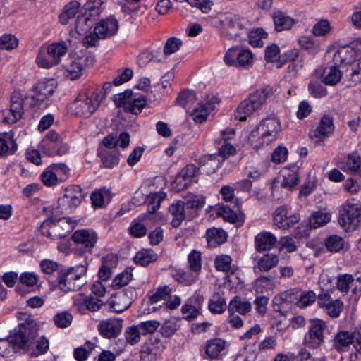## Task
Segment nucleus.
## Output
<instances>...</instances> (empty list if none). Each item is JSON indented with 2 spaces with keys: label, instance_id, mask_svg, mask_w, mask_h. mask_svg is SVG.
I'll list each match as a JSON object with an SVG mask.
<instances>
[{
  "label": "nucleus",
  "instance_id": "5701e85b",
  "mask_svg": "<svg viewBox=\"0 0 361 361\" xmlns=\"http://www.w3.org/2000/svg\"><path fill=\"white\" fill-rule=\"evenodd\" d=\"M122 319H108L100 322L98 329L100 334L105 338H111L117 336L122 329Z\"/></svg>",
  "mask_w": 361,
  "mask_h": 361
},
{
  "label": "nucleus",
  "instance_id": "4c0bfd02",
  "mask_svg": "<svg viewBox=\"0 0 361 361\" xmlns=\"http://www.w3.org/2000/svg\"><path fill=\"white\" fill-rule=\"evenodd\" d=\"M204 199L197 195L190 196L185 202L188 211V218L192 219L197 216V210L203 207Z\"/></svg>",
  "mask_w": 361,
  "mask_h": 361
},
{
  "label": "nucleus",
  "instance_id": "f257e3e1",
  "mask_svg": "<svg viewBox=\"0 0 361 361\" xmlns=\"http://www.w3.org/2000/svg\"><path fill=\"white\" fill-rule=\"evenodd\" d=\"M361 39H356L349 44L340 47L334 56V61L340 66L343 78L348 81V86H354L361 82Z\"/></svg>",
  "mask_w": 361,
  "mask_h": 361
},
{
  "label": "nucleus",
  "instance_id": "2f4dec72",
  "mask_svg": "<svg viewBox=\"0 0 361 361\" xmlns=\"http://www.w3.org/2000/svg\"><path fill=\"white\" fill-rule=\"evenodd\" d=\"M287 59L290 61L288 67V73L293 75H298L300 70L304 66V58L300 56L298 51L291 50L286 54Z\"/></svg>",
  "mask_w": 361,
  "mask_h": 361
},
{
  "label": "nucleus",
  "instance_id": "a19ab883",
  "mask_svg": "<svg viewBox=\"0 0 361 361\" xmlns=\"http://www.w3.org/2000/svg\"><path fill=\"white\" fill-rule=\"evenodd\" d=\"M157 259V255L152 250L142 249L137 252L134 261L136 264L145 267L156 261Z\"/></svg>",
  "mask_w": 361,
  "mask_h": 361
},
{
  "label": "nucleus",
  "instance_id": "72a5a7b5",
  "mask_svg": "<svg viewBox=\"0 0 361 361\" xmlns=\"http://www.w3.org/2000/svg\"><path fill=\"white\" fill-rule=\"evenodd\" d=\"M251 304L248 301L242 300L240 296H235L229 302L228 307V312H238L245 315L250 312Z\"/></svg>",
  "mask_w": 361,
  "mask_h": 361
},
{
  "label": "nucleus",
  "instance_id": "c85d7f7f",
  "mask_svg": "<svg viewBox=\"0 0 361 361\" xmlns=\"http://www.w3.org/2000/svg\"><path fill=\"white\" fill-rule=\"evenodd\" d=\"M223 162V160L216 154H209L199 159L200 166L203 171L207 174L214 173Z\"/></svg>",
  "mask_w": 361,
  "mask_h": 361
},
{
  "label": "nucleus",
  "instance_id": "a211bd4d",
  "mask_svg": "<svg viewBox=\"0 0 361 361\" xmlns=\"http://www.w3.org/2000/svg\"><path fill=\"white\" fill-rule=\"evenodd\" d=\"M317 303L331 317H338L343 307L341 300H332L327 293L319 294L317 297Z\"/></svg>",
  "mask_w": 361,
  "mask_h": 361
},
{
  "label": "nucleus",
  "instance_id": "cd10ccee",
  "mask_svg": "<svg viewBox=\"0 0 361 361\" xmlns=\"http://www.w3.org/2000/svg\"><path fill=\"white\" fill-rule=\"evenodd\" d=\"M108 303L113 312L120 313L130 307L131 301L126 293H119L111 297Z\"/></svg>",
  "mask_w": 361,
  "mask_h": 361
},
{
  "label": "nucleus",
  "instance_id": "7ed1b4c3",
  "mask_svg": "<svg viewBox=\"0 0 361 361\" xmlns=\"http://www.w3.org/2000/svg\"><path fill=\"white\" fill-rule=\"evenodd\" d=\"M271 92L270 87H264L250 93L238 106L234 114L235 118L245 121L248 116L259 110L266 104Z\"/></svg>",
  "mask_w": 361,
  "mask_h": 361
},
{
  "label": "nucleus",
  "instance_id": "f8f14e48",
  "mask_svg": "<svg viewBox=\"0 0 361 361\" xmlns=\"http://www.w3.org/2000/svg\"><path fill=\"white\" fill-rule=\"evenodd\" d=\"M117 106L123 107L124 111L134 114L141 112L145 106L146 100L144 97H133L131 92H125L114 96Z\"/></svg>",
  "mask_w": 361,
  "mask_h": 361
},
{
  "label": "nucleus",
  "instance_id": "bf43d9fd",
  "mask_svg": "<svg viewBox=\"0 0 361 361\" xmlns=\"http://www.w3.org/2000/svg\"><path fill=\"white\" fill-rule=\"evenodd\" d=\"M317 295L312 290L304 291L298 295L297 305L299 307H306L311 305L316 300Z\"/></svg>",
  "mask_w": 361,
  "mask_h": 361
},
{
  "label": "nucleus",
  "instance_id": "e433bc0d",
  "mask_svg": "<svg viewBox=\"0 0 361 361\" xmlns=\"http://www.w3.org/2000/svg\"><path fill=\"white\" fill-rule=\"evenodd\" d=\"M80 3L77 1L69 2L63 8V11L59 16V21L66 25L70 18H73L79 11L80 12Z\"/></svg>",
  "mask_w": 361,
  "mask_h": 361
},
{
  "label": "nucleus",
  "instance_id": "9d476101",
  "mask_svg": "<svg viewBox=\"0 0 361 361\" xmlns=\"http://www.w3.org/2000/svg\"><path fill=\"white\" fill-rule=\"evenodd\" d=\"M361 222V207L349 204L340 210L338 223L346 232L355 231Z\"/></svg>",
  "mask_w": 361,
  "mask_h": 361
},
{
  "label": "nucleus",
  "instance_id": "8fccbe9b",
  "mask_svg": "<svg viewBox=\"0 0 361 361\" xmlns=\"http://www.w3.org/2000/svg\"><path fill=\"white\" fill-rule=\"evenodd\" d=\"M280 49L278 45L273 44L267 46L265 49V60L267 62H276V67L280 68L283 66V63L279 61Z\"/></svg>",
  "mask_w": 361,
  "mask_h": 361
},
{
  "label": "nucleus",
  "instance_id": "5fc2aeb1",
  "mask_svg": "<svg viewBox=\"0 0 361 361\" xmlns=\"http://www.w3.org/2000/svg\"><path fill=\"white\" fill-rule=\"evenodd\" d=\"M110 192L105 188L94 191L91 195L92 204L94 207H102L106 200H109Z\"/></svg>",
  "mask_w": 361,
  "mask_h": 361
},
{
  "label": "nucleus",
  "instance_id": "20e7f679",
  "mask_svg": "<svg viewBox=\"0 0 361 361\" xmlns=\"http://www.w3.org/2000/svg\"><path fill=\"white\" fill-rule=\"evenodd\" d=\"M87 269L86 263L61 270L58 273L57 287L65 293L80 290L85 283L83 277Z\"/></svg>",
  "mask_w": 361,
  "mask_h": 361
},
{
  "label": "nucleus",
  "instance_id": "603ef678",
  "mask_svg": "<svg viewBox=\"0 0 361 361\" xmlns=\"http://www.w3.org/2000/svg\"><path fill=\"white\" fill-rule=\"evenodd\" d=\"M353 341V334L342 331L337 334L334 340V346L338 350H343Z\"/></svg>",
  "mask_w": 361,
  "mask_h": 361
},
{
  "label": "nucleus",
  "instance_id": "a18cd8bd",
  "mask_svg": "<svg viewBox=\"0 0 361 361\" xmlns=\"http://www.w3.org/2000/svg\"><path fill=\"white\" fill-rule=\"evenodd\" d=\"M226 308L225 298L219 293H214L209 302V310L214 314H221Z\"/></svg>",
  "mask_w": 361,
  "mask_h": 361
},
{
  "label": "nucleus",
  "instance_id": "774afa93",
  "mask_svg": "<svg viewBox=\"0 0 361 361\" xmlns=\"http://www.w3.org/2000/svg\"><path fill=\"white\" fill-rule=\"evenodd\" d=\"M171 292L172 289L168 286L159 287L155 293L149 295L150 302L156 303L161 300H166Z\"/></svg>",
  "mask_w": 361,
  "mask_h": 361
},
{
  "label": "nucleus",
  "instance_id": "f704fd0d",
  "mask_svg": "<svg viewBox=\"0 0 361 361\" xmlns=\"http://www.w3.org/2000/svg\"><path fill=\"white\" fill-rule=\"evenodd\" d=\"M94 20L88 13L80 12L75 23L76 32L80 35L86 34L92 28L94 23Z\"/></svg>",
  "mask_w": 361,
  "mask_h": 361
},
{
  "label": "nucleus",
  "instance_id": "13d9d810",
  "mask_svg": "<svg viewBox=\"0 0 361 361\" xmlns=\"http://www.w3.org/2000/svg\"><path fill=\"white\" fill-rule=\"evenodd\" d=\"M95 348V344L87 341L83 346L78 347L74 350V357L78 361H85L88 357V354Z\"/></svg>",
  "mask_w": 361,
  "mask_h": 361
},
{
  "label": "nucleus",
  "instance_id": "b1692460",
  "mask_svg": "<svg viewBox=\"0 0 361 361\" xmlns=\"http://www.w3.org/2000/svg\"><path fill=\"white\" fill-rule=\"evenodd\" d=\"M204 298L199 295H195L191 297L185 304L182 306V314L183 317L190 321L197 317L200 314L201 303Z\"/></svg>",
  "mask_w": 361,
  "mask_h": 361
},
{
  "label": "nucleus",
  "instance_id": "aec40b11",
  "mask_svg": "<svg viewBox=\"0 0 361 361\" xmlns=\"http://www.w3.org/2000/svg\"><path fill=\"white\" fill-rule=\"evenodd\" d=\"M334 129L332 117L324 115L320 119L316 128L310 133V135L311 138L316 139V142H319L331 134Z\"/></svg>",
  "mask_w": 361,
  "mask_h": 361
},
{
  "label": "nucleus",
  "instance_id": "e2e57ef3",
  "mask_svg": "<svg viewBox=\"0 0 361 361\" xmlns=\"http://www.w3.org/2000/svg\"><path fill=\"white\" fill-rule=\"evenodd\" d=\"M344 241L338 235H331L326 238L325 245L331 252H338L343 247Z\"/></svg>",
  "mask_w": 361,
  "mask_h": 361
},
{
  "label": "nucleus",
  "instance_id": "9b49d317",
  "mask_svg": "<svg viewBox=\"0 0 361 361\" xmlns=\"http://www.w3.org/2000/svg\"><path fill=\"white\" fill-rule=\"evenodd\" d=\"M24 100L19 92H13L11 96L9 109L0 111V121L12 124L21 118L23 113Z\"/></svg>",
  "mask_w": 361,
  "mask_h": 361
},
{
  "label": "nucleus",
  "instance_id": "473e14b6",
  "mask_svg": "<svg viewBox=\"0 0 361 361\" xmlns=\"http://www.w3.org/2000/svg\"><path fill=\"white\" fill-rule=\"evenodd\" d=\"M227 238V234L225 231L220 228H212L207 231V239L208 245L210 247H216L224 243Z\"/></svg>",
  "mask_w": 361,
  "mask_h": 361
},
{
  "label": "nucleus",
  "instance_id": "dca6fc26",
  "mask_svg": "<svg viewBox=\"0 0 361 361\" xmlns=\"http://www.w3.org/2000/svg\"><path fill=\"white\" fill-rule=\"evenodd\" d=\"M300 220L298 214L293 212L286 206L278 207L274 213V222L276 226L288 229Z\"/></svg>",
  "mask_w": 361,
  "mask_h": 361
},
{
  "label": "nucleus",
  "instance_id": "c9c22d12",
  "mask_svg": "<svg viewBox=\"0 0 361 361\" xmlns=\"http://www.w3.org/2000/svg\"><path fill=\"white\" fill-rule=\"evenodd\" d=\"M279 264V257L276 255L267 253L257 261V268L261 272L269 271Z\"/></svg>",
  "mask_w": 361,
  "mask_h": 361
},
{
  "label": "nucleus",
  "instance_id": "0e129e2a",
  "mask_svg": "<svg viewBox=\"0 0 361 361\" xmlns=\"http://www.w3.org/2000/svg\"><path fill=\"white\" fill-rule=\"evenodd\" d=\"M102 161L105 167L112 168L118 164V155L116 152L105 151L100 154Z\"/></svg>",
  "mask_w": 361,
  "mask_h": 361
},
{
  "label": "nucleus",
  "instance_id": "4468645a",
  "mask_svg": "<svg viewBox=\"0 0 361 361\" xmlns=\"http://www.w3.org/2000/svg\"><path fill=\"white\" fill-rule=\"evenodd\" d=\"M326 328L324 322L320 319L311 321L308 332L304 338V345L310 349H317L324 342V331Z\"/></svg>",
  "mask_w": 361,
  "mask_h": 361
},
{
  "label": "nucleus",
  "instance_id": "de8ad7c7",
  "mask_svg": "<svg viewBox=\"0 0 361 361\" xmlns=\"http://www.w3.org/2000/svg\"><path fill=\"white\" fill-rule=\"evenodd\" d=\"M145 218V216H140L132 221L128 228L131 236L134 238H141L146 235L147 229L146 226L142 223Z\"/></svg>",
  "mask_w": 361,
  "mask_h": 361
},
{
  "label": "nucleus",
  "instance_id": "49530a36",
  "mask_svg": "<svg viewBox=\"0 0 361 361\" xmlns=\"http://www.w3.org/2000/svg\"><path fill=\"white\" fill-rule=\"evenodd\" d=\"M47 47L51 54L52 59L54 60L56 66L59 63L61 57L65 56L68 51V47L65 42L61 43H53L48 45Z\"/></svg>",
  "mask_w": 361,
  "mask_h": 361
},
{
  "label": "nucleus",
  "instance_id": "79ce46f5",
  "mask_svg": "<svg viewBox=\"0 0 361 361\" xmlns=\"http://www.w3.org/2000/svg\"><path fill=\"white\" fill-rule=\"evenodd\" d=\"M361 166L360 157L356 153L348 154L345 162L341 164V168L345 172L355 173Z\"/></svg>",
  "mask_w": 361,
  "mask_h": 361
},
{
  "label": "nucleus",
  "instance_id": "6e6d98bb",
  "mask_svg": "<svg viewBox=\"0 0 361 361\" xmlns=\"http://www.w3.org/2000/svg\"><path fill=\"white\" fill-rule=\"evenodd\" d=\"M102 4V0H88L80 9V12L88 13L95 19L99 13V8Z\"/></svg>",
  "mask_w": 361,
  "mask_h": 361
},
{
  "label": "nucleus",
  "instance_id": "a878e982",
  "mask_svg": "<svg viewBox=\"0 0 361 361\" xmlns=\"http://www.w3.org/2000/svg\"><path fill=\"white\" fill-rule=\"evenodd\" d=\"M276 237L269 231L258 233L255 238V246L258 252L271 250L276 243Z\"/></svg>",
  "mask_w": 361,
  "mask_h": 361
},
{
  "label": "nucleus",
  "instance_id": "7c9ffc66",
  "mask_svg": "<svg viewBox=\"0 0 361 361\" xmlns=\"http://www.w3.org/2000/svg\"><path fill=\"white\" fill-rule=\"evenodd\" d=\"M17 149V144L11 132L0 135V155L13 154Z\"/></svg>",
  "mask_w": 361,
  "mask_h": 361
},
{
  "label": "nucleus",
  "instance_id": "ea45409f",
  "mask_svg": "<svg viewBox=\"0 0 361 361\" xmlns=\"http://www.w3.org/2000/svg\"><path fill=\"white\" fill-rule=\"evenodd\" d=\"M36 62L39 67L44 68H49L52 66H56L54 59L51 57V54L47 47H42L38 52L36 58Z\"/></svg>",
  "mask_w": 361,
  "mask_h": 361
},
{
  "label": "nucleus",
  "instance_id": "09e8293b",
  "mask_svg": "<svg viewBox=\"0 0 361 361\" xmlns=\"http://www.w3.org/2000/svg\"><path fill=\"white\" fill-rule=\"evenodd\" d=\"M300 290L298 289H290L280 293L274 298V302L276 303H293L298 300Z\"/></svg>",
  "mask_w": 361,
  "mask_h": 361
},
{
  "label": "nucleus",
  "instance_id": "0eeeda50",
  "mask_svg": "<svg viewBox=\"0 0 361 361\" xmlns=\"http://www.w3.org/2000/svg\"><path fill=\"white\" fill-rule=\"evenodd\" d=\"M119 27L118 21L114 16L101 20L83 39V43L88 47L96 46L99 39L111 37L116 34Z\"/></svg>",
  "mask_w": 361,
  "mask_h": 361
},
{
  "label": "nucleus",
  "instance_id": "58836bf2",
  "mask_svg": "<svg viewBox=\"0 0 361 361\" xmlns=\"http://www.w3.org/2000/svg\"><path fill=\"white\" fill-rule=\"evenodd\" d=\"M331 215L329 212L317 211L312 214L309 219V224L311 228H317L325 226L330 221Z\"/></svg>",
  "mask_w": 361,
  "mask_h": 361
},
{
  "label": "nucleus",
  "instance_id": "052dcab7",
  "mask_svg": "<svg viewBox=\"0 0 361 361\" xmlns=\"http://www.w3.org/2000/svg\"><path fill=\"white\" fill-rule=\"evenodd\" d=\"M195 92L192 90H184L180 92L176 99V102L183 106L186 107L187 105L192 104L196 101Z\"/></svg>",
  "mask_w": 361,
  "mask_h": 361
},
{
  "label": "nucleus",
  "instance_id": "37998d69",
  "mask_svg": "<svg viewBox=\"0 0 361 361\" xmlns=\"http://www.w3.org/2000/svg\"><path fill=\"white\" fill-rule=\"evenodd\" d=\"M166 195L164 192H150L147 197V211L150 214L155 213L160 207L161 202L165 199Z\"/></svg>",
  "mask_w": 361,
  "mask_h": 361
},
{
  "label": "nucleus",
  "instance_id": "338daca9",
  "mask_svg": "<svg viewBox=\"0 0 361 361\" xmlns=\"http://www.w3.org/2000/svg\"><path fill=\"white\" fill-rule=\"evenodd\" d=\"M141 334L137 326H132L126 329L125 337L127 342L133 345L140 341Z\"/></svg>",
  "mask_w": 361,
  "mask_h": 361
},
{
  "label": "nucleus",
  "instance_id": "864d4df0",
  "mask_svg": "<svg viewBox=\"0 0 361 361\" xmlns=\"http://www.w3.org/2000/svg\"><path fill=\"white\" fill-rule=\"evenodd\" d=\"M341 77H343L342 69H338L336 66H331L324 77L323 82L326 85H334L340 81Z\"/></svg>",
  "mask_w": 361,
  "mask_h": 361
},
{
  "label": "nucleus",
  "instance_id": "393cba45",
  "mask_svg": "<svg viewBox=\"0 0 361 361\" xmlns=\"http://www.w3.org/2000/svg\"><path fill=\"white\" fill-rule=\"evenodd\" d=\"M169 213L171 216L172 226L178 227L183 221L188 217L185 202L179 200L171 204L169 207Z\"/></svg>",
  "mask_w": 361,
  "mask_h": 361
},
{
  "label": "nucleus",
  "instance_id": "39448f33",
  "mask_svg": "<svg viewBox=\"0 0 361 361\" xmlns=\"http://www.w3.org/2000/svg\"><path fill=\"white\" fill-rule=\"evenodd\" d=\"M102 100L99 91L90 89L78 94L71 108L76 116L87 118L97 111Z\"/></svg>",
  "mask_w": 361,
  "mask_h": 361
},
{
  "label": "nucleus",
  "instance_id": "ddd939ff",
  "mask_svg": "<svg viewBox=\"0 0 361 361\" xmlns=\"http://www.w3.org/2000/svg\"><path fill=\"white\" fill-rule=\"evenodd\" d=\"M84 197L80 186L71 185L66 188L63 196L59 199V205L62 210L72 212L80 204Z\"/></svg>",
  "mask_w": 361,
  "mask_h": 361
},
{
  "label": "nucleus",
  "instance_id": "423d86ee",
  "mask_svg": "<svg viewBox=\"0 0 361 361\" xmlns=\"http://www.w3.org/2000/svg\"><path fill=\"white\" fill-rule=\"evenodd\" d=\"M75 223L68 218L47 219L41 224L39 230L42 235L56 240L68 236L74 229Z\"/></svg>",
  "mask_w": 361,
  "mask_h": 361
},
{
  "label": "nucleus",
  "instance_id": "bb28decb",
  "mask_svg": "<svg viewBox=\"0 0 361 361\" xmlns=\"http://www.w3.org/2000/svg\"><path fill=\"white\" fill-rule=\"evenodd\" d=\"M226 347V341L222 338H215L207 341L204 352L207 357L217 359Z\"/></svg>",
  "mask_w": 361,
  "mask_h": 361
},
{
  "label": "nucleus",
  "instance_id": "69168bd1",
  "mask_svg": "<svg viewBox=\"0 0 361 361\" xmlns=\"http://www.w3.org/2000/svg\"><path fill=\"white\" fill-rule=\"evenodd\" d=\"M331 30V24L326 19H322L317 22L312 28V33L315 36H324Z\"/></svg>",
  "mask_w": 361,
  "mask_h": 361
},
{
  "label": "nucleus",
  "instance_id": "3c124183",
  "mask_svg": "<svg viewBox=\"0 0 361 361\" xmlns=\"http://www.w3.org/2000/svg\"><path fill=\"white\" fill-rule=\"evenodd\" d=\"M73 319V317L71 313L68 311H62L54 316L53 321L58 328L64 329L71 324Z\"/></svg>",
  "mask_w": 361,
  "mask_h": 361
},
{
  "label": "nucleus",
  "instance_id": "2eb2a0df",
  "mask_svg": "<svg viewBox=\"0 0 361 361\" xmlns=\"http://www.w3.org/2000/svg\"><path fill=\"white\" fill-rule=\"evenodd\" d=\"M224 60L229 66L246 67L252 64L253 55L247 49L235 47L226 51Z\"/></svg>",
  "mask_w": 361,
  "mask_h": 361
},
{
  "label": "nucleus",
  "instance_id": "6e6552de",
  "mask_svg": "<svg viewBox=\"0 0 361 361\" xmlns=\"http://www.w3.org/2000/svg\"><path fill=\"white\" fill-rule=\"evenodd\" d=\"M56 88L54 80H42L33 87V94L27 100L32 108L45 109L49 105V99Z\"/></svg>",
  "mask_w": 361,
  "mask_h": 361
},
{
  "label": "nucleus",
  "instance_id": "4d7b16f0",
  "mask_svg": "<svg viewBox=\"0 0 361 361\" xmlns=\"http://www.w3.org/2000/svg\"><path fill=\"white\" fill-rule=\"evenodd\" d=\"M248 37L249 42L252 47H262V39L267 37V33L262 28H257L251 30Z\"/></svg>",
  "mask_w": 361,
  "mask_h": 361
},
{
  "label": "nucleus",
  "instance_id": "412c9836",
  "mask_svg": "<svg viewBox=\"0 0 361 361\" xmlns=\"http://www.w3.org/2000/svg\"><path fill=\"white\" fill-rule=\"evenodd\" d=\"M72 240L80 244L85 252H90L97 241V234L92 230H78L72 235Z\"/></svg>",
  "mask_w": 361,
  "mask_h": 361
},
{
  "label": "nucleus",
  "instance_id": "c756f323",
  "mask_svg": "<svg viewBox=\"0 0 361 361\" xmlns=\"http://www.w3.org/2000/svg\"><path fill=\"white\" fill-rule=\"evenodd\" d=\"M272 17L277 32L289 30L295 24L294 19L281 11H275Z\"/></svg>",
  "mask_w": 361,
  "mask_h": 361
},
{
  "label": "nucleus",
  "instance_id": "680f3d73",
  "mask_svg": "<svg viewBox=\"0 0 361 361\" xmlns=\"http://www.w3.org/2000/svg\"><path fill=\"white\" fill-rule=\"evenodd\" d=\"M18 39L11 34H4L0 37V49L11 50L17 47Z\"/></svg>",
  "mask_w": 361,
  "mask_h": 361
},
{
  "label": "nucleus",
  "instance_id": "f03ea898",
  "mask_svg": "<svg viewBox=\"0 0 361 361\" xmlns=\"http://www.w3.org/2000/svg\"><path fill=\"white\" fill-rule=\"evenodd\" d=\"M37 335L36 324L25 322L18 324L8 336L16 353H27L33 349Z\"/></svg>",
  "mask_w": 361,
  "mask_h": 361
},
{
  "label": "nucleus",
  "instance_id": "c03bdc74",
  "mask_svg": "<svg viewBox=\"0 0 361 361\" xmlns=\"http://www.w3.org/2000/svg\"><path fill=\"white\" fill-rule=\"evenodd\" d=\"M198 274L195 272L185 271L182 269H178L173 274L176 281L184 286H190L197 279Z\"/></svg>",
  "mask_w": 361,
  "mask_h": 361
},
{
  "label": "nucleus",
  "instance_id": "4be33fe9",
  "mask_svg": "<svg viewBox=\"0 0 361 361\" xmlns=\"http://www.w3.org/2000/svg\"><path fill=\"white\" fill-rule=\"evenodd\" d=\"M94 62V57L90 55L85 54L75 59L67 69L68 77L72 80L78 78L82 75L84 68L92 66Z\"/></svg>",
  "mask_w": 361,
  "mask_h": 361
},
{
  "label": "nucleus",
  "instance_id": "6ab92c4d",
  "mask_svg": "<svg viewBox=\"0 0 361 361\" xmlns=\"http://www.w3.org/2000/svg\"><path fill=\"white\" fill-rule=\"evenodd\" d=\"M218 103L217 98L214 95H207L204 102L200 104L199 107L193 109L192 116L196 123H202L206 121L209 112L212 111Z\"/></svg>",
  "mask_w": 361,
  "mask_h": 361
},
{
  "label": "nucleus",
  "instance_id": "f3484780",
  "mask_svg": "<svg viewBox=\"0 0 361 361\" xmlns=\"http://www.w3.org/2000/svg\"><path fill=\"white\" fill-rule=\"evenodd\" d=\"M263 140L261 143L269 145L275 140L281 130V124L276 118H267L259 126Z\"/></svg>",
  "mask_w": 361,
  "mask_h": 361
},
{
  "label": "nucleus",
  "instance_id": "1a4fd4ad",
  "mask_svg": "<svg viewBox=\"0 0 361 361\" xmlns=\"http://www.w3.org/2000/svg\"><path fill=\"white\" fill-rule=\"evenodd\" d=\"M299 183L298 170H286L281 177L275 180L272 184V195L277 200L286 197L288 192L295 188Z\"/></svg>",
  "mask_w": 361,
  "mask_h": 361
}]
</instances>
